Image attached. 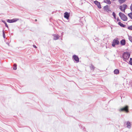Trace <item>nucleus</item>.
I'll return each mask as SVG.
<instances>
[{
    "label": "nucleus",
    "instance_id": "nucleus-36",
    "mask_svg": "<svg viewBox=\"0 0 132 132\" xmlns=\"http://www.w3.org/2000/svg\"><path fill=\"white\" fill-rule=\"evenodd\" d=\"M130 6L132 7V4H131V5Z\"/></svg>",
    "mask_w": 132,
    "mask_h": 132
},
{
    "label": "nucleus",
    "instance_id": "nucleus-16",
    "mask_svg": "<svg viewBox=\"0 0 132 132\" xmlns=\"http://www.w3.org/2000/svg\"><path fill=\"white\" fill-rule=\"evenodd\" d=\"M126 1V0H119L118 2L120 4H121L124 3Z\"/></svg>",
    "mask_w": 132,
    "mask_h": 132
},
{
    "label": "nucleus",
    "instance_id": "nucleus-21",
    "mask_svg": "<svg viewBox=\"0 0 132 132\" xmlns=\"http://www.w3.org/2000/svg\"><path fill=\"white\" fill-rule=\"evenodd\" d=\"M2 32H3V37L4 38H5V34L4 30H3Z\"/></svg>",
    "mask_w": 132,
    "mask_h": 132
},
{
    "label": "nucleus",
    "instance_id": "nucleus-2",
    "mask_svg": "<svg viewBox=\"0 0 132 132\" xmlns=\"http://www.w3.org/2000/svg\"><path fill=\"white\" fill-rule=\"evenodd\" d=\"M119 15L121 19L123 21H125L127 20L128 19L127 18L124 14L120 12L119 13Z\"/></svg>",
    "mask_w": 132,
    "mask_h": 132
},
{
    "label": "nucleus",
    "instance_id": "nucleus-30",
    "mask_svg": "<svg viewBox=\"0 0 132 132\" xmlns=\"http://www.w3.org/2000/svg\"><path fill=\"white\" fill-rule=\"evenodd\" d=\"M33 47H34V48H37V47L36 46V45H33Z\"/></svg>",
    "mask_w": 132,
    "mask_h": 132
},
{
    "label": "nucleus",
    "instance_id": "nucleus-13",
    "mask_svg": "<svg viewBox=\"0 0 132 132\" xmlns=\"http://www.w3.org/2000/svg\"><path fill=\"white\" fill-rule=\"evenodd\" d=\"M126 124L127 125V127L129 128H130L131 126L130 122L129 121H128L127 122Z\"/></svg>",
    "mask_w": 132,
    "mask_h": 132
},
{
    "label": "nucleus",
    "instance_id": "nucleus-10",
    "mask_svg": "<svg viewBox=\"0 0 132 132\" xmlns=\"http://www.w3.org/2000/svg\"><path fill=\"white\" fill-rule=\"evenodd\" d=\"M120 44L122 45H124L126 44V41L125 39H123L120 41Z\"/></svg>",
    "mask_w": 132,
    "mask_h": 132
},
{
    "label": "nucleus",
    "instance_id": "nucleus-28",
    "mask_svg": "<svg viewBox=\"0 0 132 132\" xmlns=\"http://www.w3.org/2000/svg\"><path fill=\"white\" fill-rule=\"evenodd\" d=\"M118 24L121 27L123 24L121 23L120 22H118Z\"/></svg>",
    "mask_w": 132,
    "mask_h": 132
},
{
    "label": "nucleus",
    "instance_id": "nucleus-31",
    "mask_svg": "<svg viewBox=\"0 0 132 132\" xmlns=\"http://www.w3.org/2000/svg\"><path fill=\"white\" fill-rule=\"evenodd\" d=\"M130 9L131 10V11H132V7L131 6L130 7Z\"/></svg>",
    "mask_w": 132,
    "mask_h": 132
},
{
    "label": "nucleus",
    "instance_id": "nucleus-1",
    "mask_svg": "<svg viewBox=\"0 0 132 132\" xmlns=\"http://www.w3.org/2000/svg\"><path fill=\"white\" fill-rule=\"evenodd\" d=\"M122 55V57L124 61H126L127 60H128L130 55V54L129 53L124 52Z\"/></svg>",
    "mask_w": 132,
    "mask_h": 132
},
{
    "label": "nucleus",
    "instance_id": "nucleus-11",
    "mask_svg": "<svg viewBox=\"0 0 132 132\" xmlns=\"http://www.w3.org/2000/svg\"><path fill=\"white\" fill-rule=\"evenodd\" d=\"M104 2L109 4H110L111 3V2L110 0H104Z\"/></svg>",
    "mask_w": 132,
    "mask_h": 132
},
{
    "label": "nucleus",
    "instance_id": "nucleus-35",
    "mask_svg": "<svg viewBox=\"0 0 132 132\" xmlns=\"http://www.w3.org/2000/svg\"><path fill=\"white\" fill-rule=\"evenodd\" d=\"M85 128V127H82V128L83 129H84Z\"/></svg>",
    "mask_w": 132,
    "mask_h": 132
},
{
    "label": "nucleus",
    "instance_id": "nucleus-4",
    "mask_svg": "<svg viewBox=\"0 0 132 132\" xmlns=\"http://www.w3.org/2000/svg\"><path fill=\"white\" fill-rule=\"evenodd\" d=\"M119 110L121 111H125L128 113L129 112L128 106H126L124 107L121 109Z\"/></svg>",
    "mask_w": 132,
    "mask_h": 132
},
{
    "label": "nucleus",
    "instance_id": "nucleus-14",
    "mask_svg": "<svg viewBox=\"0 0 132 132\" xmlns=\"http://www.w3.org/2000/svg\"><path fill=\"white\" fill-rule=\"evenodd\" d=\"M90 69L91 70H92L93 71L95 68V67L93 66L92 64H91V65L90 67Z\"/></svg>",
    "mask_w": 132,
    "mask_h": 132
},
{
    "label": "nucleus",
    "instance_id": "nucleus-29",
    "mask_svg": "<svg viewBox=\"0 0 132 132\" xmlns=\"http://www.w3.org/2000/svg\"><path fill=\"white\" fill-rule=\"evenodd\" d=\"M126 27V26L123 24L122 25V26L121 27Z\"/></svg>",
    "mask_w": 132,
    "mask_h": 132
},
{
    "label": "nucleus",
    "instance_id": "nucleus-8",
    "mask_svg": "<svg viewBox=\"0 0 132 132\" xmlns=\"http://www.w3.org/2000/svg\"><path fill=\"white\" fill-rule=\"evenodd\" d=\"M53 36L54 37L53 39L54 40L58 39L60 37L58 35L53 34Z\"/></svg>",
    "mask_w": 132,
    "mask_h": 132
},
{
    "label": "nucleus",
    "instance_id": "nucleus-22",
    "mask_svg": "<svg viewBox=\"0 0 132 132\" xmlns=\"http://www.w3.org/2000/svg\"><path fill=\"white\" fill-rule=\"evenodd\" d=\"M112 15L113 16L114 19H116V14L114 12H113L112 13Z\"/></svg>",
    "mask_w": 132,
    "mask_h": 132
},
{
    "label": "nucleus",
    "instance_id": "nucleus-23",
    "mask_svg": "<svg viewBox=\"0 0 132 132\" xmlns=\"http://www.w3.org/2000/svg\"><path fill=\"white\" fill-rule=\"evenodd\" d=\"M2 22H3L5 24V26L7 27V28H8V26L6 23L5 22V21H3Z\"/></svg>",
    "mask_w": 132,
    "mask_h": 132
},
{
    "label": "nucleus",
    "instance_id": "nucleus-7",
    "mask_svg": "<svg viewBox=\"0 0 132 132\" xmlns=\"http://www.w3.org/2000/svg\"><path fill=\"white\" fill-rule=\"evenodd\" d=\"M73 57L74 60L76 61L77 62H78L79 61V59L78 56L74 55L73 56Z\"/></svg>",
    "mask_w": 132,
    "mask_h": 132
},
{
    "label": "nucleus",
    "instance_id": "nucleus-33",
    "mask_svg": "<svg viewBox=\"0 0 132 132\" xmlns=\"http://www.w3.org/2000/svg\"><path fill=\"white\" fill-rule=\"evenodd\" d=\"M6 44L9 46V43L8 42L6 43Z\"/></svg>",
    "mask_w": 132,
    "mask_h": 132
},
{
    "label": "nucleus",
    "instance_id": "nucleus-20",
    "mask_svg": "<svg viewBox=\"0 0 132 132\" xmlns=\"http://www.w3.org/2000/svg\"><path fill=\"white\" fill-rule=\"evenodd\" d=\"M128 39L131 42H132V37L131 36H128Z\"/></svg>",
    "mask_w": 132,
    "mask_h": 132
},
{
    "label": "nucleus",
    "instance_id": "nucleus-18",
    "mask_svg": "<svg viewBox=\"0 0 132 132\" xmlns=\"http://www.w3.org/2000/svg\"><path fill=\"white\" fill-rule=\"evenodd\" d=\"M128 15L129 16V17L131 19H132V12H131L130 13H128Z\"/></svg>",
    "mask_w": 132,
    "mask_h": 132
},
{
    "label": "nucleus",
    "instance_id": "nucleus-5",
    "mask_svg": "<svg viewBox=\"0 0 132 132\" xmlns=\"http://www.w3.org/2000/svg\"><path fill=\"white\" fill-rule=\"evenodd\" d=\"M94 3L98 7L99 9L101 8V5L100 2L97 1H95L94 2Z\"/></svg>",
    "mask_w": 132,
    "mask_h": 132
},
{
    "label": "nucleus",
    "instance_id": "nucleus-25",
    "mask_svg": "<svg viewBox=\"0 0 132 132\" xmlns=\"http://www.w3.org/2000/svg\"><path fill=\"white\" fill-rule=\"evenodd\" d=\"M7 21V22L10 23H13L12 19H8Z\"/></svg>",
    "mask_w": 132,
    "mask_h": 132
},
{
    "label": "nucleus",
    "instance_id": "nucleus-34",
    "mask_svg": "<svg viewBox=\"0 0 132 132\" xmlns=\"http://www.w3.org/2000/svg\"><path fill=\"white\" fill-rule=\"evenodd\" d=\"M37 21V19H36L35 20V21Z\"/></svg>",
    "mask_w": 132,
    "mask_h": 132
},
{
    "label": "nucleus",
    "instance_id": "nucleus-17",
    "mask_svg": "<svg viewBox=\"0 0 132 132\" xmlns=\"http://www.w3.org/2000/svg\"><path fill=\"white\" fill-rule=\"evenodd\" d=\"M19 20V19L18 18H15L12 19V20L13 22H15Z\"/></svg>",
    "mask_w": 132,
    "mask_h": 132
},
{
    "label": "nucleus",
    "instance_id": "nucleus-26",
    "mask_svg": "<svg viewBox=\"0 0 132 132\" xmlns=\"http://www.w3.org/2000/svg\"><path fill=\"white\" fill-rule=\"evenodd\" d=\"M129 64L132 65V58H130V61H129Z\"/></svg>",
    "mask_w": 132,
    "mask_h": 132
},
{
    "label": "nucleus",
    "instance_id": "nucleus-15",
    "mask_svg": "<svg viewBox=\"0 0 132 132\" xmlns=\"http://www.w3.org/2000/svg\"><path fill=\"white\" fill-rule=\"evenodd\" d=\"M123 6V11L124 12H125V10L127 8V5L126 4H124Z\"/></svg>",
    "mask_w": 132,
    "mask_h": 132
},
{
    "label": "nucleus",
    "instance_id": "nucleus-12",
    "mask_svg": "<svg viewBox=\"0 0 132 132\" xmlns=\"http://www.w3.org/2000/svg\"><path fill=\"white\" fill-rule=\"evenodd\" d=\"M114 74L117 75L119 73V71L118 69H116L114 71Z\"/></svg>",
    "mask_w": 132,
    "mask_h": 132
},
{
    "label": "nucleus",
    "instance_id": "nucleus-6",
    "mask_svg": "<svg viewBox=\"0 0 132 132\" xmlns=\"http://www.w3.org/2000/svg\"><path fill=\"white\" fill-rule=\"evenodd\" d=\"M64 14V17L66 19H68L70 16V13L67 12H65Z\"/></svg>",
    "mask_w": 132,
    "mask_h": 132
},
{
    "label": "nucleus",
    "instance_id": "nucleus-27",
    "mask_svg": "<svg viewBox=\"0 0 132 132\" xmlns=\"http://www.w3.org/2000/svg\"><path fill=\"white\" fill-rule=\"evenodd\" d=\"M119 9L121 11H123V7L122 6H120Z\"/></svg>",
    "mask_w": 132,
    "mask_h": 132
},
{
    "label": "nucleus",
    "instance_id": "nucleus-3",
    "mask_svg": "<svg viewBox=\"0 0 132 132\" xmlns=\"http://www.w3.org/2000/svg\"><path fill=\"white\" fill-rule=\"evenodd\" d=\"M119 43L120 42L118 40L114 39L113 41L112 45L113 47H114L116 45H118Z\"/></svg>",
    "mask_w": 132,
    "mask_h": 132
},
{
    "label": "nucleus",
    "instance_id": "nucleus-24",
    "mask_svg": "<svg viewBox=\"0 0 132 132\" xmlns=\"http://www.w3.org/2000/svg\"><path fill=\"white\" fill-rule=\"evenodd\" d=\"M127 28L129 30H132V25L128 26Z\"/></svg>",
    "mask_w": 132,
    "mask_h": 132
},
{
    "label": "nucleus",
    "instance_id": "nucleus-9",
    "mask_svg": "<svg viewBox=\"0 0 132 132\" xmlns=\"http://www.w3.org/2000/svg\"><path fill=\"white\" fill-rule=\"evenodd\" d=\"M103 9L104 10L107 12H108V11H111L109 9V6L108 5L104 6Z\"/></svg>",
    "mask_w": 132,
    "mask_h": 132
},
{
    "label": "nucleus",
    "instance_id": "nucleus-19",
    "mask_svg": "<svg viewBox=\"0 0 132 132\" xmlns=\"http://www.w3.org/2000/svg\"><path fill=\"white\" fill-rule=\"evenodd\" d=\"M16 66H17V65H16V64H14V67L13 68V69L14 70H16V69H17Z\"/></svg>",
    "mask_w": 132,
    "mask_h": 132
},
{
    "label": "nucleus",
    "instance_id": "nucleus-32",
    "mask_svg": "<svg viewBox=\"0 0 132 132\" xmlns=\"http://www.w3.org/2000/svg\"><path fill=\"white\" fill-rule=\"evenodd\" d=\"M117 21H120V20L119 18H118L117 19Z\"/></svg>",
    "mask_w": 132,
    "mask_h": 132
}]
</instances>
